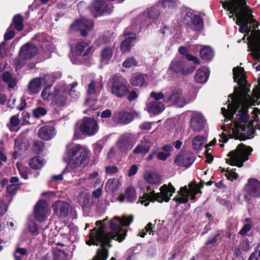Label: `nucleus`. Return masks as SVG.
Instances as JSON below:
<instances>
[{
	"mask_svg": "<svg viewBox=\"0 0 260 260\" xmlns=\"http://www.w3.org/2000/svg\"><path fill=\"white\" fill-rule=\"evenodd\" d=\"M15 36V32L13 29V24H11L7 29V32L4 36V40L5 41L13 39Z\"/></svg>",
	"mask_w": 260,
	"mask_h": 260,
	"instance_id": "obj_50",
	"label": "nucleus"
},
{
	"mask_svg": "<svg viewBox=\"0 0 260 260\" xmlns=\"http://www.w3.org/2000/svg\"><path fill=\"white\" fill-rule=\"evenodd\" d=\"M20 120L19 118V115L16 114L12 116L10 118V123L7 124V127L12 132L14 131V127H16L19 125Z\"/></svg>",
	"mask_w": 260,
	"mask_h": 260,
	"instance_id": "obj_45",
	"label": "nucleus"
},
{
	"mask_svg": "<svg viewBox=\"0 0 260 260\" xmlns=\"http://www.w3.org/2000/svg\"><path fill=\"white\" fill-rule=\"evenodd\" d=\"M111 92L118 98L126 96L129 92L126 81L119 76H114L111 79Z\"/></svg>",
	"mask_w": 260,
	"mask_h": 260,
	"instance_id": "obj_8",
	"label": "nucleus"
},
{
	"mask_svg": "<svg viewBox=\"0 0 260 260\" xmlns=\"http://www.w3.org/2000/svg\"><path fill=\"white\" fill-rule=\"evenodd\" d=\"M138 97V94L136 91H132L127 96L129 101H133Z\"/></svg>",
	"mask_w": 260,
	"mask_h": 260,
	"instance_id": "obj_64",
	"label": "nucleus"
},
{
	"mask_svg": "<svg viewBox=\"0 0 260 260\" xmlns=\"http://www.w3.org/2000/svg\"><path fill=\"white\" fill-rule=\"evenodd\" d=\"M233 71L235 81L237 82L239 84H242L245 80L244 69L238 67L233 68Z\"/></svg>",
	"mask_w": 260,
	"mask_h": 260,
	"instance_id": "obj_38",
	"label": "nucleus"
},
{
	"mask_svg": "<svg viewBox=\"0 0 260 260\" xmlns=\"http://www.w3.org/2000/svg\"><path fill=\"white\" fill-rule=\"evenodd\" d=\"M29 231L33 234L38 235L39 234V228L37 223L35 222H30L29 223Z\"/></svg>",
	"mask_w": 260,
	"mask_h": 260,
	"instance_id": "obj_55",
	"label": "nucleus"
},
{
	"mask_svg": "<svg viewBox=\"0 0 260 260\" xmlns=\"http://www.w3.org/2000/svg\"><path fill=\"white\" fill-rule=\"evenodd\" d=\"M105 170L106 173L109 175H112L118 172V168L115 166L106 167Z\"/></svg>",
	"mask_w": 260,
	"mask_h": 260,
	"instance_id": "obj_60",
	"label": "nucleus"
},
{
	"mask_svg": "<svg viewBox=\"0 0 260 260\" xmlns=\"http://www.w3.org/2000/svg\"><path fill=\"white\" fill-rule=\"evenodd\" d=\"M150 96L153 98L156 101H158L160 100L163 99L165 98V95L161 92H156L155 91H152L150 93Z\"/></svg>",
	"mask_w": 260,
	"mask_h": 260,
	"instance_id": "obj_56",
	"label": "nucleus"
},
{
	"mask_svg": "<svg viewBox=\"0 0 260 260\" xmlns=\"http://www.w3.org/2000/svg\"><path fill=\"white\" fill-rule=\"evenodd\" d=\"M17 254H20L22 255H25L27 254V250L24 248H16L15 252L14 254V257L16 260H22V258L20 256H18Z\"/></svg>",
	"mask_w": 260,
	"mask_h": 260,
	"instance_id": "obj_53",
	"label": "nucleus"
},
{
	"mask_svg": "<svg viewBox=\"0 0 260 260\" xmlns=\"http://www.w3.org/2000/svg\"><path fill=\"white\" fill-rule=\"evenodd\" d=\"M178 194L173 199L177 202L181 203H186L188 201V198L193 200L196 199L197 194V191L194 189H190L186 186H184L180 188L177 192Z\"/></svg>",
	"mask_w": 260,
	"mask_h": 260,
	"instance_id": "obj_14",
	"label": "nucleus"
},
{
	"mask_svg": "<svg viewBox=\"0 0 260 260\" xmlns=\"http://www.w3.org/2000/svg\"><path fill=\"white\" fill-rule=\"evenodd\" d=\"M137 65V62L133 57L127 58L122 63L123 67L126 68H129Z\"/></svg>",
	"mask_w": 260,
	"mask_h": 260,
	"instance_id": "obj_52",
	"label": "nucleus"
},
{
	"mask_svg": "<svg viewBox=\"0 0 260 260\" xmlns=\"http://www.w3.org/2000/svg\"><path fill=\"white\" fill-rule=\"evenodd\" d=\"M84 28L87 30H91L93 27V22L91 20L82 18L76 20L72 25V29Z\"/></svg>",
	"mask_w": 260,
	"mask_h": 260,
	"instance_id": "obj_28",
	"label": "nucleus"
},
{
	"mask_svg": "<svg viewBox=\"0 0 260 260\" xmlns=\"http://www.w3.org/2000/svg\"><path fill=\"white\" fill-rule=\"evenodd\" d=\"M138 170V166L136 165H133L131 166L130 169L128 170V176L129 177H132L134 175H135Z\"/></svg>",
	"mask_w": 260,
	"mask_h": 260,
	"instance_id": "obj_61",
	"label": "nucleus"
},
{
	"mask_svg": "<svg viewBox=\"0 0 260 260\" xmlns=\"http://www.w3.org/2000/svg\"><path fill=\"white\" fill-rule=\"evenodd\" d=\"M77 86V83H74L73 85L72 86V87L70 90V91H69V94L70 95V96L75 99L79 97V96L80 95V93L78 91H76L74 89V88Z\"/></svg>",
	"mask_w": 260,
	"mask_h": 260,
	"instance_id": "obj_57",
	"label": "nucleus"
},
{
	"mask_svg": "<svg viewBox=\"0 0 260 260\" xmlns=\"http://www.w3.org/2000/svg\"><path fill=\"white\" fill-rule=\"evenodd\" d=\"M70 145H67L68 164L72 168H76L82 165L88 163V151L81 145L77 144L70 149Z\"/></svg>",
	"mask_w": 260,
	"mask_h": 260,
	"instance_id": "obj_5",
	"label": "nucleus"
},
{
	"mask_svg": "<svg viewBox=\"0 0 260 260\" xmlns=\"http://www.w3.org/2000/svg\"><path fill=\"white\" fill-rule=\"evenodd\" d=\"M153 228V224L151 222H149L145 227V229L140 232L139 236L141 237L144 238L146 233L148 232L150 235H154V231L152 230Z\"/></svg>",
	"mask_w": 260,
	"mask_h": 260,
	"instance_id": "obj_49",
	"label": "nucleus"
},
{
	"mask_svg": "<svg viewBox=\"0 0 260 260\" xmlns=\"http://www.w3.org/2000/svg\"><path fill=\"white\" fill-rule=\"evenodd\" d=\"M44 143L41 141H35L32 146L34 151L37 154L41 153L44 149Z\"/></svg>",
	"mask_w": 260,
	"mask_h": 260,
	"instance_id": "obj_47",
	"label": "nucleus"
},
{
	"mask_svg": "<svg viewBox=\"0 0 260 260\" xmlns=\"http://www.w3.org/2000/svg\"><path fill=\"white\" fill-rule=\"evenodd\" d=\"M77 200L84 210L89 209L93 204L92 199L88 193H80L77 197Z\"/></svg>",
	"mask_w": 260,
	"mask_h": 260,
	"instance_id": "obj_27",
	"label": "nucleus"
},
{
	"mask_svg": "<svg viewBox=\"0 0 260 260\" xmlns=\"http://www.w3.org/2000/svg\"><path fill=\"white\" fill-rule=\"evenodd\" d=\"M51 85L46 87L42 91V98L51 101L50 104L55 109H61L67 105L68 93L62 87L56 86L51 89Z\"/></svg>",
	"mask_w": 260,
	"mask_h": 260,
	"instance_id": "obj_3",
	"label": "nucleus"
},
{
	"mask_svg": "<svg viewBox=\"0 0 260 260\" xmlns=\"http://www.w3.org/2000/svg\"><path fill=\"white\" fill-rule=\"evenodd\" d=\"M96 98H93V96H91V98L90 96L86 98L84 105L87 107V109L84 111V113L90 115V112L99 108V105L96 104Z\"/></svg>",
	"mask_w": 260,
	"mask_h": 260,
	"instance_id": "obj_35",
	"label": "nucleus"
},
{
	"mask_svg": "<svg viewBox=\"0 0 260 260\" xmlns=\"http://www.w3.org/2000/svg\"><path fill=\"white\" fill-rule=\"evenodd\" d=\"M201 57L206 61H210L213 56V51L210 47L203 48L200 52Z\"/></svg>",
	"mask_w": 260,
	"mask_h": 260,
	"instance_id": "obj_42",
	"label": "nucleus"
},
{
	"mask_svg": "<svg viewBox=\"0 0 260 260\" xmlns=\"http://www.w3.org/2000/svg\"><path fill=\"white\" fill-rule=\"evenodd\" d=\"M194 157L193 154L189 152L180 153L175 159V163L179 166L189 168L194 162Z\"/></svg>",
	"mask_w": 260,
	"mask_h": 260,
	"instance_id": "obj_21",
	"label": "nucleus"
},
{
	"mask_svg": "<svg viewBox=\"0 0 260 260\" xmlns=\"http://www.w3.org/2000/svg\"><path fill=\"white\" fill-rule=\"evenodd\" d=\"M7 211V206L3 200H0V217L3 216Z\"/></svg>",
	"mask_w": 260,
	"mask_h": 260,
	"instance_id": "obj_58",
	"label": "nucleus"
},
{
	"mask_svg": "<svg viewBox=\"0 0 260 260\" xmlns=\"http://www.w3.org/2000/svg\"><path fill=\"white\" fill-rule=\"evenodd\" d=\"M165 101L178 108H182L187 103L182 95L181 90L177 88H173L171 90L170 95L165 99Z\"/></svg>",
	"mask_w": 260,
	"mask_h": 260,
	"instance_id": "obj_12",
	"label": "nucleus"
},
{
	"mask_svg": "<svg viewBox=\"0 0 260 260\" xmlns=\"http://www.w3.org/2000/svg\"><path fill=\"white\" fill-rule=\"evenodd\" d=\"M98 125L96 121L93 118L84 117L79 126V131L75 128L74 135V139L81 138L80 132L83 135L89 136H93L98 131Z\"/></svg>",
	"mask_w": 260,
	"mask_h": 260,
	"instance_id": "obj_7",
	"label": "nucleus"
},
{
	"mask_svg": "<svg viewBox=\"0 0 260 260\" xmlns=\"http://www.w3.org/2000/svg\"><path fill=\"white\" fill-rule=\"evenodd\" d=\"M232 100V103L227 106L228 109L221 108V113L225 121L231 120L233 123L235 128L242 136L241 140L249 139L255 131L252 126L248 123L249 116L243 103L248 104L252 100L251 97L249 94L244 93L242 97H234Z\"/></svg>",
	"mask_w": 260,
	"mask_h": 260,
	"instance_id": "obj_1",
	"label": "nucleus"
},
{
	"mask_svg": "<svg viewBox=\"0 0 260 260\" xmlns=\"http://www.w3.org/2000/svg\"><path fill=\"white\" fill-rule=\"evenodd\" d=\"M42 78H37L30 80L28 85V89L32 94L38 93L41 89L42 84Z\"/></svg>",
	"mask_w": 260,
	"mask_h": 260,
	"instance_id": "obj_32",
	"label": "nucleus"
},
{
	"mask_svg": "<svg viewBox=\"0 0 260 260\" xmlns=\"http://www.w3.org/2000/svg\"><path fill=\"white\" fill-rule=\"evenodd\" d=\"M91 48L89 45L84 42H78L75 46V55L71 58L74 64H81L82 63V58L89 54Z\"/></svg>",
	"mask_w": 260,
	"mask_h": 260,
	"instance_id": "obj_11",
	"label": "nucleus"
},
{
	"mask_svg": "<svg viewBox=\"0 0 260 260\" xmlns=\"http://www.w3.org/2000/svg\"><path fill=\"white\" fill-rule=\"evenodd\" d=\"M112 48L109 47H106L103 48L101 52V61L107 64L113 56Z\"/></svg>",
	"mask_w": 260,
	"mask_h": 260,
	"instance_id": "obj_37",
	"label": "nucleus"
},
{
	"mask_svg": "<svg viewBox=\"0 0 260 260\" xmlns=\"http://www.w3.org/2000/svg\"><path fill=\"white\" fill-rule=\"evenodd\" d=\"M145 16H147L149 19H155L158 17L159 15V12L157 7H151L147 9L143 14Z\"/></svg>",
	"mask_w": 260,
	"mask_h": 260,
	"instance_id": "obj_44",
	"label": "nucleus"
},
{
	"mask_svg": "<svg viewBox=\"0 0 260 260\" xmlns=\"http://www.w3.org/2000/svg\"><path fill=\"white\" fill-rule=\"evenodd\" d=\"M126 200L129 202H133L136 199V191L134 188H128L125 191Z\"/></svg>",
	"mask_w": 260,
	"mask_h": 260,
	"instance_id": "obj_46",
	"label": "nucleus"
},
{
	"mask_svg": "<svg viewBox=\"0 0 260 260\" xmlns=\"http://www.w3.org/2000/svg\"><path fill=\"white\" fill-rule=\"evenodd\" d=\"M188 25L193 30H200L204 27L203 19L199 15L192 13H187L185 17Z\"/></svg>",
	"mask_w": 260,
	"mask_h": 260,
	"instance_id": "obj_19",
	"label": "nucleus"
},
{
	"mask_svg": "<svg viewBox=\"0 0 260 260\" xmlns=\"http://www.w3.org/2000/svg\"><path fill=\"white\" fill-rule=\"evenodd\" d=\"M120 181L117 178H111L108 180L105 185V190L109 193L113 194L119 189Z\"/></svg>",
	"mask_w": 260,
	"mask_h": 260,
	"instance_id": "obj_31",
	"label": "nucleus"
},
{
	"mask_svg": "<svg viewBox=\"0 0 260 260\" xmlns=\"http://www.w3.org/2000/svg\"><path fill=\"white\" fill-rule=\"evenodd\" d=\"M90 11L94 17L102 15L108 11V5L103 0H95L90 5Z\"/></svg>",
	"mask_w": 260,
	"mask_h": 260,
	"instance_id": "obj_22",
	"label": "nucleus"
},
{
	"mask_svg": "<svg viewBox=\"0 0 260 260\" xmlns=\"http://www.w3.org/2000/svg\"><path fill=\"white\" fill-rule=\"evenodd\" d=\"M130 82L132 85L135 86L142 87L147 85L145 76L139 73L134 74Z\"/></svg>",
	"mask_w": 260,
	"mask_h": 260,
	"instance_id": "obj_34",
	"label": "nucleus"
},
{
	"mask_svg": "<svg viewBox=\"0 0 260 260\" xmlns=\"http://www.w3.org/2000/svg\"><path fill=\"white\" fill-rule=\"evenodd\" d=\"M136 38L135 37H128L121 43L120 49L122 53H126L130 51L131 48L134 45Z\"/></svg>",
	"mask_w": 260,
	"mask_h": 260,
	"instance_id": "obj_33",
	"label": "nucleus"
},
{
	"mask_svg": "<svg viewBox=\"0 0 260 260\" xmlns=\"http://www.w3.org/2000/svg\"><path fill=\"white\" fill-rule=\"evenodd\" d=\"M185 63L181 61L173 60L170 66L169 70L176 73H181L186 76L192 73L195 70L194 67L185 69Z\"/></svg>",
	"mask_w": 260,
	"mask_h": 260,
	"instance_id": "obj_20",
	"label": "nucleus"
},
{
	"mask_svg": "<svg viewBox=\"0 0 260 260\" xmlns=\"http://www.w3.org/2000/svg\"><path fill=\"white\" fill-rule=\"evenodd\" d=\"M251 228V226L250 224H245L239 231V234L243 236L245 235L250 230Z\"/></svg>",
	"mask_w": 260,
	"mask_h": 260,
	"instance_id": "obj_59",
	"label": "nucleus"
},
{
	"mask_svg": "<svg viewBox=\"0 0 260 260\" xmlns=\"http://www.w3.org/2000/svg\"><path fill=\"white\" fill-rule=\"evenodd\" d=\"M146 181L152 184H157L160 183V177L158 174L153 171H148L144 175Z\"/></svg>",
	"mask_w": 260,
	"mask_h": 260,
	"instance_id": "obj_36",
	"label": "nucleus"
},
{
	"mask_svg": "<svg viewBox=\"0 0 260 260\" xmlns=\"http://www.w3.org/2000/svg\"><path fill=\"white\" fill-rule=\"evenodd\" d=\"M225 175L229 179L232 180L233 179H236L239 177V175L236 173L228 170L226 171Z\"/></svg>",
	"mask_w": 260,
	"mask_h": 260,
	"instance_id": "obj_62",
	"label": "nucleus"
},
{
	"mask_svg": "<svg viewBox=\"0 0 260 260\" xmlns=\"http://www.w3.org/2000/svg\"><path fill=\"white\" fill-rule=\"evenodd\" d=\"M23 18L21 14H17L13 19V25H15V29L18 31H21L23 29Z\"/></svg>",
	"mask_w": 260,
	"mask_h": 260,
	"instance_id": "obj_43",
	"label": "nucleus"
},
{
	"mask_svg": "<svg viewBox=\"0 0 260 260\" xmlns=\"http://www.w3.org/2000/svg\"><path fill=\"white\" fill-rule=\"evenodd\" d=\"M248 41L249 51H251L250 54L255 59L260 58V31H253L251 35L247 37Z\"/></svg>",
	"mask_w": 260,
	"mask_h": 260,
	"instance_id": "obj_9",
	"label": "nucleus"
},
{
	"mask_svg": "<svg viewBox=\"0 0 260 260\" xmlns=\"http://www.w3.org/2000/svg\"><path fill=\"white\" fill-rule=\"evenodd\" d=\"M151 141L147 138L144 137L140 142V144L133 150V152L135 154H145L148 153L152 146Z\"/></svg>",
	"mask_w": 260,
	"mask_h": 260,
	"instance_id": "obj_26",
	"label": "nucleus"
},
{
	"mask_svg": "<svg viewBox=\"0 0 260 260\" xmlns=\"http://www.w3.org/2000/svg\"><path fill=\"white\" fill-rule=\"evenodd\" d=\"M161 3L164 8H174L177 5L178 0H161Z\"/></svg>",
	"mask_w": 260,
	"mask_h": 260,
	"instance_id": "obj_51",
	"label": "nucleus"
},
{
	"mask_svg": "<svg viewBox=\"0 0 260 260\" xmlns=\"http://www.w3.org/2000/svg\"><path fill=\"white\" fill-rule=\"evenodd\" d=\"M160 193H155L154 191H150V189L148 188L147 192H144L143 196L139 198V202L145 206L148 205L150 201H157L158 202L162 203L163 201L168 202L170 197L175 191V188L169 183L168 185L166 184L162 185L160 188Z\"/></svg>",
	"mask_w": 260,
	"mask_h": 260,
	"instance_id": "obj_4",
	"label": "nucleus"
},
{
	"mask_svg": "<svg viewBox=\"0 0 260 260\" xmlns=\"http://www.w3.org/2000/svg\"><path fill=\"white\" fill-rule=\"evenodd\" d=\"M48 206L44 200H40L36 204L34 208L35 218L39 221H44L47 217Z\"/></svg>",
	"mask_w": 260,
	"mask_h": 260,
	"instance_id": "obj_17",
	"label": "nucleus"
},
{
	"mask_svg": "<svg viewBox=\"0 0 260 260\" xmlns=\"http://www.w3.org/2000/svg\"><path fill=\"white\" fill-rule=\"evenodd\" d=\"M52 206L54 214L60 218L67 217L72 210L71 206L69 203L62 201L55 202Z\"/></svg>",
	"mask_w": 260,
	"mask_h": 260,
	"instance_id": "obj_13",
	"label": "nucleus"
},
{
	"mask_svg": "<svg viewBox=\"0 0 260 260\" xmlns=\"http://www.w3.org/2000/svg\"><path fill=\"white\" fill-rule=\"evenodd\" d=\"M135 143L134 135L125 133L119 137L116 143V147L120 151L126 152L132 149Z\"/></svg>",
	"mask_w": 260,
	"mask_h": 260,
	"instance_id": "obj_10",
	"label": "nucleus"
},
{
	"mask_svg": "<svg viewBox=\"0 0 260 260\" xmlns=\"http://www.w3.org/2000/svg\"><path fill=\"white\" fill-rule=\"evenodd\" d=\"M47 110L42 107H38L33 110V115L36 118H40L47 114Z\"/></svg>",
	"mask_w": 260,
	"mask_h": 260,
	"instance_id": "obj_48",
	"label": "nucleus"
},
{
	"mask_svg": "<svg viewBox=\"0 0 260 260\" xmlns=\"http://www.w3.org/2000/svg\"><path fill=\"white\" fill-rule=\"evenodd\" d=\"M205 119L203 115L199 112H194L191 115L190 126L195 132H199L203 129Z\"/></svg>",
	"mask_w": 260,
	"mask_h": 260,
	"instance_id": "obj_18",
	"label": "nucleus"
},
{
	"mask_svg": "<svg viewBox=\"0 0 260 260\" xmlns=\"http://www.w3.org/2000/svg\"><path fill=\"white\" fill-rule=\"evenodd\" d=\"M244 189L250 197H260V181L256 178H249L245 185Z\"/></svg>",
	"mask_w": 260,
	"mask_h": 260,
	"instance_id": "obj_15",
	"label": "nucleus"
},
{
	"mask_svg": "<svg viewBox=\"0 0 260 260\" xmlns=\"http://www.w3.org/2000/svg\"><path fill=\"white\" fill-rule=\"evenodd\" d=\"M252 149L250 146H246L240 144L237 148L229 152V158H226V162L232 166L241 167L243 162L248 159Z\"/></svg>",
	"mask_w": 260,
	"mask_h": 260,
	"instance_id": "obj_6",
	"label": "nucleus"
},
{
	"mask_svg": "<svg viewBox=\"0 0 260 260\" xmlns=\"http://www.w3.org/2000/svg\"><path fill=\"white\" fill-rule=\"evenodd\" d=\"M19 186V184H11L8 185L7 188V193L11 196L15 194Z\"/></svg>",
	"mask_w": 260,
	"mask_h": 260,
	"instance_id": "obj_54",
	"label": "nucleus"
},
{
	"mask_svg": "<svg viewBox=\"0 0 260 260\" xmlns=\"http://www.w3.org/2000/svg\"><path fill=\"white\" fill-rule=\"evenodd\" d=\"M113 118L114 121L118 123L126 124L130 123L133 119V116L131 113L125 111H119L115 112Z\"/></svg>",
	"mask_w": 260,
	"mask_h": 260,
	"instance_id": "obj_25",
	"label": "nucleus"
},
{
	"mask_svg": "<svg viewBox=\"0 0 260 260\" xmlns=\"http://www.w3.org/2000/svg\"><path fill=\"white\" fill-rule=\"evenodd\" d=\"M44 159L40 157L35 156L31 158L29 161V166L33 169L38 170L44 165Z\"/></svg>",
	"mask_w": 260,
	"mask_h": 260,
	"instance_id": "obj_41",
	"label": "nucleus"
},
{
	"mask_svg": "<svg viewBox=\"0 0 260 260\" xmlns=\"http://www.w3.org/2000/svg\"><path fill=\"white\" fill-rule=\"evenodd\" d=\"M167 153L165 152L159 151L157 153V157L158 159L161 160H166L169 156Z\"/></svg>",
	"mask_w": 260,
	"mask_h": 260,
	"instance_id": "obj_63",
	"label": "nucleus"
},
{
	"mask_svg": "<svg viewBox=\"0 0 260 260\" xmlns=\"http://www.w3.org/2000/svg\"><path fill=\"white\" fill-rule=\"evenodd\" d=\"M38 49L32 43H26L23 45L19 51V57L23 60H30L38 53Z\"/></svg>",
	"mask_w": 260,
	"mask_h": 260,
	"instance_id": "obj_16",
	"label": "nucleus"
},
{
	"mask_svg": "<svg viewBox=\"0 0 260 260\" xmlns=\"http://www.w3.org/2000/svg\"><path fill=\"white\" fill-rule=\"evenodd\" d=\"M206 142L207 140L204 136H197L192 141L193 148L196 150H200Z\"/></svg>",
	"mask_w": 260,
	"mask_h": 260,
	"instance_id": "obj_40",
	"label": "nucleus"
},
{
	"mask_svg": "<svg viewBox=\"0 0 260 260\" xmlns=\"http://www.w3.org/2000/svg\"><path fill=\"white\" fill-rule=\"evenodd\" d=\"M3 81L8 84V87L14 88L17 84V80L11 74L8 72H4L2 75Z\"/></svg>",
	"mask_w": 260,
	"mask_h": 260,
	"instance_id": "obj_39",
	"label": "nucleus"
},
{
	"mask_svg": "<svg viewBox=\"0 0 260 260\" xmlns=\"http://www.w3.org/2000/svg\"><path fill=\"white\" fill-rule=\"evenodd\" d=\"M56 134L55 128L51 125H45L41 127L38 131L39 137L44 141H49Z\"/></svg>",
	"mask_w": 260,
	"mask_h": 260,
	"instance_id": "obj_24",
	"label": "nucleus"
},
{
	"mask_svg": "<svg viewBox=\"0 0 260 260\" xmlns=\"http://www.w3.org/2000/svg\"><path fill=\"white\" fill-rule=\"evenodd\" d=\"M223 7L235 14L237 19L236 24L240 25L239 31L246 33L251 32V27H258L256 21L254 19L252 11L247 5L245 0H228L223 3Z\"/></svg>",
	"mask_w": 260,
	"mask_h": 260,
	"instance_id": "obj_2",
	"label": "nucleus"
},
{
	"mask_svg": "<svg viewBox=\"0 0 260 260\" xmlns=\"http://www.w3.org/2000/svg\"><path fill=\"white\" fill-rule=\"evenodd\" d=\"M147 109L149 113L158 114L164 110L165 106L160 102L153 101L150 102L147 105Z\"/></svg>",
	"mask_w": 260,
	"mask_h": 260,
	"instance_id": "obj_30",
	"label": "nucleus"
},
{
	"mask_svg": "<svg viewBox=\"0 0 260 260\" xmlns=\"http://www.w3.org/2000/svg\"><path fill=\"white\" fill-rule=\"evenodd\" d=\"M210 74L208 68L202 67L197 71L194 77L195 81L197 82L203 83L207 81Z\"/></svg>",
	"mask_w": 260,
	"mask_h": 260,
	"instance_id": "obj_29",
	"label": "nucleus"
},
{
	"mask_svg": "<svg viewBox=\"0 0 260 260\" xmlns=\"http://www.w3.org/2000/svg\"><path fill=\"white\" fill-rule=\"evenodd\" d=\"M103 87V83L100 80H91L87 86L86 92L88 97L96 98Z\"/></svg>",
	"mask_w": 260,
	"mask_h": 260,
	"instance_id": "obj_23",
	"label": "nucleus"
}]
</instances>
